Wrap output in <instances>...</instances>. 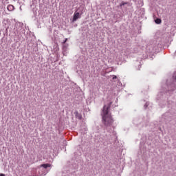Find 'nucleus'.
Listing matches in <instances>:
<instances>
[{"label":"nucleus","instance_id":"obj_1","mask_svg":"<svg viewBox=\"0 0 176 176\" xmlns=\"http://www.w3.org/2000/svg\"><path fill=\"white\" fill-rule=\"evenodd\" d=\"M111 104L112 102H110L109 107H107V105H104L102 110V122L103 124L107 126H111L112 124H113V119L112 118V116L109 113V109Z\"/></svg>","mask_w":176,"mask_h":176},{"label":"nucleus","instance_id":"obj_2","mask_svg":"<svg viewBox=\"0 0 176 176\" xmlns=\"http://www.w3.org/2000/svg\"><path fill=\"white\" fill-rule=\"evenodd\" d=\"M80 17L79 12H75L73 16V21H76Z\"/></svg>","mask_w":176,"mask_h":176},{"label":"nucleus","instance_id":"obj_3","mask_svg":"<svg viewBox=\"0 0 176 176\" xmlns=\"http://www.w3.org/2000/svg\"><path fill=\"white\" fill-rule=\"evenodd\" d=\"M7 9L9 10V12H13V10H14V6L10 4L8 6Z\"/></svg>","mask_w":176,"mask_h":176},{"label":"nucleus","instance_id":"obj_4","mask_svg":"<svg viewBox=\"0 0 176 176\" xmlns=\"http://www.w3.org/2000/svg\"><path fill=\"white\" fill-rule=\"evenodd\" d=\"M41 167H43V168H47V167H52L50 164H43L41 165Z\"/></svg>","mask_w":176,"mask_h":176},{"label":"nucleus","instance_id":"obj_5","mask_svg":"<svg viewBox=\"0 0 176 176\" xmlns=\"http://www.w3.org/2000/svg\"><path fill=\"white\" fill-rule=\"evenodd\" d=\"M155 21L156 24H160L162 23V19H155Z\"/></svg>","mask_w":176,"mask_h":176},{"label":"nucleus","instance_id":"obj_6","mask_svg":"<svg viewBox=\"0 0 176 176\" xmlns=\"http://www.w3.org/2000/svg\"><path fill=\"white\" fill-rule=\"evenodd\" d=\"M126 4H127V3L122 2V3L120 5V6L122 7V6H124V5H126Z\"/></svg>","mask_w":176,"mask_h":176},{"label":"nucleus","instance_id":"obj_7","mask_svg":"<svg viewBox=\"0 0 176 176\" xmlns=\"http://www.w3.org/2000/svg\"><path fill=\"white\" fill-rule=\"evenodd\" d=\"M118 77L116 76H113V80L117 79Z\"/></svg>","mask_w":176,"mask_h":176},{"label":"nucleus","instance_id":"obj_8","mask_svg":"<svg viewBox=\"0 0 176 176\" xmlns=\"http://www.w3.org/2000/svg\"><path fill=\"white\" fill-rule=\"evenodd\" d=\"M0 176H6L3 173H0Z\"/></svg>","mask_w":176,"mask_h":176},{"label":"nucleus","instance_id":"obj_9","mask_svg":"<svg viewBox=\"0 0 176 176\" xmlns=\"http://www.w3.org/2000/svg\"><path fill=\"white\" fill-rule=\"evenodd\" d=\"M67 41H68L67 38H66V39L65 40V41L63 42V43H65L67 42Z\"/></svg>","mask_w":176,"mask_h":176}]
</instances>
